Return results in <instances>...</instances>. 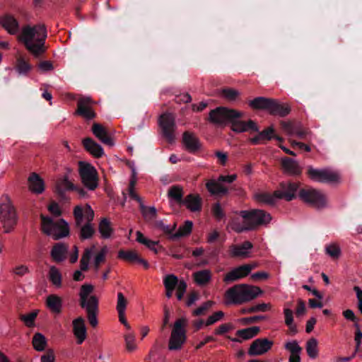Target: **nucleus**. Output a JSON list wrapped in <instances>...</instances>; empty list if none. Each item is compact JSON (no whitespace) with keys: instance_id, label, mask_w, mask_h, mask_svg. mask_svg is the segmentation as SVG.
Here are the masks:
<instances>
[{"instance_id":"obj_2","label":"nucleus","mask_w":362,"mask_h":362,"mask_svg":"<svg viewBox=\"0 0 362 362\" xmlns=\"http://www.w3.org/2000/svg\"><path fill=\"white\" fill-rule=\"evenodd\" d=\"M47 36L46 25L44 23H40L33 27L23 26L18 39L31 54L35 57H39L47 50L45 45Z\"/></svg>"},{"instance_id":"obj_38","label":"nucleus","mask_w":362,"mask_h":362,"mask_svg":"<svg viewBox=\"0 0 362 362\" xmlns=\"http://www.w3.org/2000/svg\"><path fill=\"white\" fill-rule=\"evenodd\" d=\"M139 209L144 221L152 226L153 221H156L157 209L155 206H146L143 202L139 204Z\"/></svg>"},{"instance_id":"obj_23","label":"nucleus","mask_w":362,"mask_h":362,"mask_svg":"<svg viewBox=\"0 0 362 362\" xmlns=\"http://www.w3.org/2000/svg\"><path fill=\"white\" fill-rule=\"evenodd\" d=\"M281 166L284 173L291 176H300L303 172V168L298 162L288 157L281 159Z\"/></svg>"},{"instance_id":"obj_15","label":"nucleus","mask_w":362,"mask_h":362,"mask_svg":"<svg viewBox=\"0 0 362 362\" xmlns=\"http://www.w3.org/2000/svg\"><path fill=\"white\" fill-rule=\"evenodd\" d=\"M66 173L62 177H59L54 185V192L62 199L66 198V191H74L76 189V186L71 180H69L70 174L73 172V170L70 168H66Z\"/></svg>"},{"instance_id":"obj_3","label":"nucleus","mask_w":362,"mask_h":362,"mask_svg":"<svg viewBox=\"0 0 362 362\" xmlns=\"http://www.w3.org/2000/svg\"><path fill=\"white\" fill-rule=\"evenodd\" d=\"M94 215V211L88 204L84 208L80 205L74 208V227L80 229L79 239L81 240L90 239L94 235L95 230L92 223Z\"/></svg>"},{"instance_id":"obj_17","label":"nucleus","mask_w":362,"mask_h":362,"mask_svg":"<svg viewBox=\"0 0 362 362\" xmlns=\"http://www.w3.org/2000/svg\"><path fill=\"white\" fill-rule=\"evenodd\" d=\"M298 188V182H282L279 184V189L274 191V195L279 199L289 202L296 198V193Z\"/></svg>"},{"instance_id":"obj_49","label":"nucleus","mask_w":362,"mask_h":362,"mask_svg":"<svg viewBox=\"0 0 362 362\" xmlns=\"http://www.w3.org/2000/svg\"><path fill=\"white\" fill-rule=\"evenodd\" d=\"M306 351L308 356L315 358L318 355L317 341L315 338H310L306 343Z\"/></svg>"},{"instance_id":"obj_8","label":"nucleus","mask_w":362,"mask_h":362,"mask_svg":"<svg viewBox=\"0 0 362 362\" xmlns=\"http://www.w3.org/2000/svg\"><path fill=\"white\" fill-rule=\"evenodd\" d=\"M187 320L185 317H181L175 320L168 341V349L170 351H179L182 349L187 341Z\"/></svg>"},{"instance_id":"obj_48","label":"nucleus","mask_w":362,"mask_h":362,"mask_svg":"<svg viewBox=\"0 0 362 362\" xmlns=\"http://www.w3.org/2000/svg\"><path fill=\"white\" fill-rule=\"evenodd\" d=\"M32 344L34 349L37 351H42L47 346V340L42 334L37 332L34 334Z\"/></svg>"},{"instance_id":"obj_59","label":"nucleus","mask_w":362,"mask_h":362,"mask_svg":"<svg viewBox=\"0 0 362 362\" xmlns=\"http://www.w3.org/2000/svg\"><path fill=\"white\" fill-rule=\"evenodd\" d=\"M280 125L283 130L286 132L288 135H293L295 129L297 127L293 122L291 121H281Z\"/></svg>"},{"instance_id":"obj_34","label":"nucleus","mask_w":362,"mask_h":362,"mask_svg":"<svg viewBox=\"0 0 362 362\" xmlns=\"http://www.w3.org/2000/svg\"><path fill=\"white\" fill-rule=\"evenodd\" d=\"M29 190L35 194H41L45 190L43 180L36 173H32L28 177Z\"/></svg>"},{"instance_id":"obj_10","label":"nucleus","mask_w":362,"mask_h":362,"mask_svg":"<svg viewBox=\"0 0 362 362\" xmlns=\"http://www.w3.org/2000/svg\"><path fill=\"white\" fill-rule=\"evenodd\" d=\"M78 173L83 185L89 190H95L98 186V175L96 169L90 163L79 161Z\"/></svg>"},{"instance_id":"obj_36","label":"nucleus","mask_w":362,"mask_h":362,"mask_svg":"<svg viewBox=\"0 0 362 362\" xmlns=\"http://www.w3.org/2000/svg\"><path fill=\"white\" fill-rule=\"evenodd\" d=\"M206 188L212 195H226L228 192V188L221 185L218 180H209L206 183Z\"/></svg>"},{"instance_id":"obj_4","label":"nucleus","mask_w":362,"mask_h":362,"mask_svg":"<svg viewBox=\"0 0 362 362\" xmlns=\"http://www.w3.org/2000/svg\"><path fill=\"white\" fill-rule=\"evenodd\" d=\"M94 291V286L86 284L81 286L79 291V305L85 309L89 324L93 328L98 325L99 300L96 296H90Z\"/></svg>"},{"instance_id":"obj_55","label":"nucleus","mask_w":362,"mask_h":362,"mask_svg":"<svg viewBox=\"0 0 362 362\" xmlns=\"http://www.w3.org/2000/svg\"><path fill=\"white\" fill-rule=\"evenodd\" d=\"M224 317V313L221 310L215 312L211 315L209 316V317L206 319L205 322L206 326H210L211 325H214L216 322L222 320Z\"/></svg>"},{"instance_id":"obj_61","label":"nucleus","mask_w":362,"mask_h":362,"mask_svg":"<svg viewBox=\"0 0 362 362\" xmlns=\"http://www.w3.org/2000/svg\"><path fill=\"white\" fill-rule=\"evenodd\" d=\"M233 329V325L232 323H230V322L224 323V324H221L220 326H218L217 328H216L214 329V332L216 335H222V334L227 333L228 332H229L230 330H231Z\"/></svg>"},{"instance_id":"obj_35","label":"nucleus","mask_w":362,"mask_h":362,"mask_svg":"<svg viewBox=\"0 0 362 362\" xmlns=\"http://www.w3.org/2000/svg\"><path fill=\"white\" fill-rule=\"evenodd\" d=\"M47 308L54 314H59L62 310V299L55 294L49 295L46 299Z\"/></svg>"},{"instance_id":"obj_52","label":"nucleus","mask_w":362,"mask_h":362,"mask_svg":"<svg viewBox=\"0 0 362 362\" xmlns=\"http://www.w3.org/2000/svg\"><path fill=\"white\" fill-rule=\"evenodd\" d=\"M127 305V300L124 297V294L121 292L117 293V310L118 315L125 314V310Z\"/></svg>"},{"instance_id":"obj_32","label":"nucleus","mask_w":362,"mask_h":362,"mask_svg":"<svg viewBox=\"0 0 362 362\" xmlns=\"http://www.w3.org/2000/svg\"><path fill=\"white\" fill-rule=\"evenodd\" d=\"M259 332V327L255 326L238 330L235 334L238 337V338H231L230 337H228V338L232 341L241 343L243 340H248L253 338L257 335Z\"/></svg>"},{"instance_id":"obj_63","label":"nucleus","mask_w":362,"mask_h":362,"mask_svg":"<svg viewBox=\"0 0 362 362\" xmlns=\"http://www.w3.org/2000/svg\"><path fill=\"white\" fill-rule=\"evenodd\" d=\"M37 66L42 72L50 71L54 69V66L51 61H41L37 64Z\"/></svg>"},{"instance_id":"obj_11","label":"nucleus","mask_w":362,"mask_h":362,"mask_svg":"<svg viewBox=\"0 0 362 362\" xmlns=\"http://www.w3.org/2000/svg\"><path fill=\"white\" fill-rule=\"evenodd\" d=\"M158 124L161 129L163 137L169 143L173 144L175 140L176 123L173 113L165 112L160 115Z\"/></svg>"},{"instance_id":"obj_1","label":"nucleus","mask_w":362,"mask_h":362,"mask_svg":"<svg viewBox=\"0 0 362 362\" xmlns=\"http://www.w3.org/2000/svg\"><path fill=\"white\" fill-rule=\"evenodd\" d=\"M243 116V112L235 109L218 107L210 111L209 120L214 124H230V129L235 133L248 131L257 133L255 136L249 139V142L252 145L264 144L273 139L275 129L272 125L259 132V127L254 120L249 119L247 122L241 120Z\"/></svg>"},{"instance_id":"obj_27","label":"nucleus","mask_w":362,"mask_h":362,"mask_svg":"<svg viewBox=\"0 0 362 362\" xmlns=\"http://www.w3.org/2000/svg\"><path fill=\"white\" fill-rule=\"evenodd\" d=\"M192 212L201 211L202 209V199L199 194H189L182 203Z\"/></svg>"},{"instance_id":"obj_60","label":"nucleus","mask_w":362,"mask_h":362,"mask_svg":"<svg viewBox=\"0 0 362 362\" xmlns=\"http://www.w3.org/2000/svg\"><path fill=\"white\" fill-rule=\"evenodd\" d=\"M108 252V249L107 246L103 247L95 255L94 257L95 262H96V264L98 263L100 264L105 263L106 260V255Z\"/></svg>"},{"instance_id":"obj_5","label":"nucleus","mask_w":362,"mask_h":362,"mask_svg":"<svg viewBox=\"0 0 362 362\" xmlns=\"http://www.w3.org/2000/svg\"><path fill=\"white\" fill-rule=\"evenodd\" d=\"M264 293L259 286L241 284L228 288L225 293L227 304L241 305L250 302Z\"/></svg>"},{"instance_id":"obj_7","label":"nucleus","mask_w":362,"mask_h":362,"mask_svg":"<svg viewBox=\"0 0 362 362\" xmlns=\"http://www.w3.org/2000/svg\"><path fill=\"white\" fill-rule=\"evenodd\" d=\"M41 230L47 235H51L54 240H57L70 235L69 225L64 218L54 221L51 217L41 214Z\"/></svg>"},{"instance_id":"obj_45","label":"nucleus","mask_w":362,"mask_h":362,"mask_svg":"<svg viewBox=\"0 0 362 362\" xmlns=\"http://www.w3.org/2000/svg\"><path fill=\"white\" fill-rule=\"evenodd\" d=\"M15 69L19 74L27 75L32 69V66L23 57L19 56L16 58Z\"/></svg>"},{"instance_id":"obj_18","label":"nucleus","mask_w":362,"mask_h":362,"mask_svg":"<svg viewBox=\"0 0 362 362\" xmlns=\"http://www.w3.org/2000/svg\"><path fill=\"white\" fill-rule=\"evenodd\" d=\"M163 284L165 288L175 289L177 286L176 297L178 300H181L187 290V283L184 280H178L177 277L174 274H168L164 280Z\"/></svg>"},{"instance_id":"obj_56","label":"nucleus","mask_w":362,"mask_h":362,"mask_svg":"<svg viewBox=\"0 0 362 362\" xmlns=\"http://www.w3.org/2000/svg\"><path fill=\"white\" fill-rule=\"evenodd\" d=\"M214 302L212 300H207L204 302L201 306L195 309L192 314L194 316H199L204 315L206 311L209 310L213 305Z\"/></svg>"},{"instance_id":"obj_25","label":"nucleus","mask_w":362,"mask_h":362,"mask_svg":"<svg viewBox=\"0 0 362 362\" xmlns=\"http://www.w3.org/2000/svg\"><path fill=\"white\" fill-rule=\"evenodd\" d=\"M93 134L103 144L113 146L115 144L113 138L109 134L107 129L101 124L93 123L91 127Z\"/></svg>"},{"instance_id":"obj_43","label":"nucleus","mask_w":362,"mask_h":362,"mask_svg":"<svg viewBox=\"0 0 362 362\" xmlns=\"http://www.w3.org/2000/svg\"><path fill=\"white\" fill-rule=\"evenodd\" d=\"M193 277L195 283L199 286L207 284L211 279V272L210 270L204 269L194 272Z\"/></svg>"},{"instance_id":"obj_46","label":"nucleus","mask_w":362,"mask_h":362,"mask_svg":"<svg viewBox=\"0 0 362 362\" xmlns=\"http://www.w3.org/2000/svg\"><path fill=\"white\" fill-rule=\"evenodd\" d=\"M285 317V324L288 327L289 334L295 335L298 333V329L296 324L293 323V314L292 310L290 308H285L284 310Z\"/></svg>"},{"instance_id":"obj_37","label":"nucleus","mask_w":362,"mask_h":362,"mask_svg":"<svg viewBox=\"0 0 362 362\" xmlns=\"http://www.w3.org/2000/svg\"><path fill=\"white\" fill-rule=\"evenodd\" d=\"M254 200L262 204H266L269 206H274L276 200L279 199L275 195L274 192L271 194L269 192H258L253 195Z\"/></svg>"},{"instance_id":"obj_16","label":"nucleus","mask_w":362,"mask_h":362,"mask_svg":"<svg viewBox=\"0 0 362 362\" xmlns=\"http://www.w3.org/2000/svg\"><path fill=\"white\" fill-rule=\"evenodd\" d=\"M182 144L184 148L190 153L195 154L202 151V144L195 133L185 131L182 133Z\"/></svg>"},{"instance_id":"obj_57","label":"nucleus","mask_w":362,"mask_h":362,"mask_svg":"<svg viewBox=\"0 0 362 362\" xmlns=\"http://www.w3.org/2000/svg\"><path fill=\"white\" fill-rule=\"evenodd\" d=\"M135 185H136V178L134 177H133L130 182H129V197L137 201L139 204L143 202L142 201V199L135 192Z\"/></svg>"},{"instance_id":"obj_12","label":"nucleus","mask_w":362,"mask_h":362,"mask_svg":"<svg viewBox=\"0 0 362 362\" xmlns=\"http://www.w3.org/2000/svg\"><path fill=\"white\" fill-rule=\"evenodd\" d=\"M308 177L313 181L332 183L338 181V174L328 168L315 169L309 166L307 170Z\"/></svg>"},{"instance_id":"obj_40","label":"nucleus","mask_w":362,"mask_h":362,"mask_svg":"<svg viewBox=\"0 0 362 362\" xmlns=\"http://www.w3.org/2000/svg\"><path fill=\"white\" fill-rule=\"evenodd\" d=\"M98 231L103 239L111 238L114 229L110 221L107 218H103L98 223Z\"/></svg>"},{"instance_id":"obj_13","label":"nucleus","mask_w":362,"mask_h":362,"mask_svg":"<svg viewBox=\"0 0 362 362\" xmlns=\"http://www.w3.org/2000/svg\"><path fill=\"white\" fill-rule=\"evenodd\" d=\"M298 197L303 202L312 206L320 208L325 204L324 196L313 188L300 189Z\"/></svg>"},{"instance_id":"obj_62","label":"nucleus","mask_w":362,"mask_h":362,"mask_svg":"<svg viewBox=\"0 0 362 362\" xmlns=\"http://www.w3.org/2000/svg\"><path fill=\"white\" fill-rule=\"evenodd\" d=\"M326 252L331 257L337 259L339 256V247L337 244H331L326 247Z\"/></svg>"},{"instance_id":"obj_53","label":"nucleus","mask_w":362,"mask_h":362,"mask_svg":"<svg viewBox=\"0 0 362 362\" xmlns=\"http://www.w3.org/2000/svg\"><path fill=\"white\" fill-rule=\"evenodd\" d=\"M284 348L288 351L291 354H300L302 351V348L299 346L296 340L286 343Z\"/></svg>"},{"instance_id":"obj_19","label":"nucleus","mask_w":362,"mask_h":362,"mask_svg":"<svg viewBox=\"0 0 362 362\" xmlns=\"http://www.w3.org/2000/svg\"><path fill=\"white\" fill-rule=\"evenodd\" d=\"M254 268L255 266L250 264L239 266L228 272L223 280L225 283H230L243 279L247 276Z\"/></svg>"},{"instance_id":"obj_50","label":"nucleus","mask_w":362,"mask_h":362,"mask_svg":"<svg viewBox=\"0 0 362 362\" xmlns=\"http://www.w3.org/2000/svg\"><path fill=\"white\" fill-rule=\"evenodd\" d=\"M38 315V310H34L25 315H21L19 319L24 322L28 327H33Z\"/></svg>"},{"instance_id":"obj_41","label":"nucleus","mask_w":362,"mask_h":362,"mask_svg":"<svg viewBox=\"0 0 362 362\" xmlns=\"http://www.w3.org/2000/svg\"><path fill=\"white\" fill-rule=\"evenodd\" d=\"M183 196L184 191L181 185H173L168 189V198L179 205H181L184 200Z\"/></svg>"},{"instance_id":"obj_42","label":"nucleus","mask_w":362,"mask_h":362,"mask_svg":"<svg viewBox=\"0 0 362 362\" xmlns=\"http://www.w3.org/2000/svg\"><path fill=\"white\" fill-rule=\"evenodd\" d=\"M271 99L270 98L257 97L250 100L248 105L252 110H266L268 112Z\"/></svg>"},{"instance_id":"obj_54","label":"nucleus","mask_w":362,"mask_h":362,"mask_svg":"<svg viewBox=\"0 0 362 362\" xmlns=\"http://www.w3.org/2000/svg\"><path fill=\"white\" fill-rule=\"evenodd\" d=\"M126 349L128 351L132 352L136 349V344L135 343V336L132 334H127L124 336Z\"/></svg>"},{"instance_id":"obj_31","label":"nucleus","mask_w":362,"mask_h":362,"mask_svg":"<svg viewBox=\"0 0 362 362\" xmlns=\"http://www.w3.org/2000/svg\"><path fill=\"white\" fill-rule=\"evenodd\" d=\"M136 240L138 243L145 245L155 254H158V252H164L165 250V249L159 244V241H153L146 238L141 231H136Z\"/></svg>"},{"instance_id":"obj_9","label":"nucleus","mask_w":362,"mask_h":362,"mask_svg":"<svg viewBox=\"0 0 362 362\" xmlns=\"http://www.w3.org/2000/svg\"><path fill=\"white\" fill-rule=\"evenodd\" d=\"M0 203V221L5 233H9L17 223V215L9 197L3 196Z\"/></svg>"},{"instance_id":"obj_33","label":"nucleus","mask_w":362,"mask_h":362,"mask_svg":"<svg viewBox=\"0 0 362 362\" xmlns=\"http://www.w3.org/2000/svg\"><path fill=\"white\" fill-rule=\"evenodd\" d=\"M68 245L64 243H55L50 252V255L54 262L59 263L66 258Z\"/></svg>"},{"instance_id":"obj_26","label":"nucleus","mask_w":362,"mask_h":362,"mask_svg":"<svg viewBox=\"0 0 362 362\" xmlns=\"http://www.w3.org/2000/svg\"><path fill=\"white\" fill-rule=\"evenodd\" d=\"M73 334L76 339V343L81 344L87 337V329L85 320L82 317H78L72 321Z\"/></svg>"},{"instance_id":"obj_44","label":"nucleus","mask_w":362,"mask_h":362,"mask_svg":"<svg viewBox=\"0 0 362 362\" xmlns=\"http://www.w3.org/2000/svg\"><path fill=\"white\" fill-rule=\"evenodd\" d=\"M151 226L156 230L162 231L163 234L168 235V237H170L176 229L177 223H173L172 225H165L163 221L160 220L153 221Z\"/></svg>"},{"instance_id":"obj_28","label":"nucleus","mask_w":362,"mask_h":362,"mask_svg":"<svg viewBox=\"0 0 362 362\" xmlns=\"http://www.w3.org/2000/svg\"><path fill=\"white\" fill-rule=\"evenodd\" d=\"M0 25L10 35H16L19 31V23L18 20L12 15L7 14L0 18Z\"/></svg>"},{"instance_id":"obj_20","label":"nucleus","mask_w":362,"mask_h":362,"mask_svg":"<svg viewBox=\"0 0 362 362\" xmlns=\"http://www.w3.org/2000/svg\"><path fill=\"white\" fill-rule=\"evenodd\" d=\"M95 245H92L90 247H87L84 250L82 257L80 260V269L76 270L74 272L73 279L75 281H83L85 278V276L82 274L81 272H86L88 269V264L90 259L92 257L93 252L95 250Z\"/></svg>"},{"instance_id":"obj_64","label":"nucleus","mask_w":362,"mask_h":362,"mask_svg":"<svg viewBox=\"0 0 362 362\" xmlns=\"http://www.w3.org/2000/svg\"><path fill=\"white\" fill-rule=\"evenodd\" d=\"M55 356L53 349H49L41 356V362H54Z\"/></svg>"},{"instance_id":"obj_21","label":"nucleus","mask_w":362,"mask_h":362,"mask_svg":"<svg viewBox=\"0 0 362 362\" xmlns=\"http://www.w3.org/2000/svg\"><path fill=\"white\" fill-rule=\"evenodd\" d=\"M273 344L267 338L257 339L251 344L247 353L250 356L262 355L272 349Z\"/></svg>"},{"instance_id":"obj_39","label":"nucleus","mask_w":362,"mask_h":362,"mask_svg":"<svg viewBox=\"0 0 362 362\" xmlns=\"http://www.w3.org/2000/svg\"><path fill=\"white\" fill-rule=\"evenodd\" d=\"M193 223L191 221H185L182 226H180L178 230L173 233L168 239L170 240H175L182 237H186L192 233Z\"/></svg>"},{"instance_id":"obj_22","label":"nucleus","mask_w":362,"mask_h":362,"mask_svg":"<svg viewBox=\"0 0 362 362\" xmlns=\"http://www.w3.org/2000/svg\"><path fill=\"white\" fill-rule=\"evenodd\" d=\"M291 111V105L287 103H281L278 100L272 98L269 104L268 113L273 116L280 117H286Z\"/></svg>"},{"instance_id":"obj_58","label":"nucleus","mask_w":362,"mask_h":362,"mask_svg":"<svg viewBox=\"0 0 362 362\" xmlns=\"http://www.w3.org/2000/svg\"><path fill=\"white\" fill-rule=\"evenodd\" d=\"M211 211L214 218L218 221H221L225 217V213L218 202L213 205Z\"/></svg>"},{"instance_id":"obj_30","label":"nucleus","mask_w":362,"mask_h":362,"mask_svg":"<svg viewBox=\"0 0 362 362\" xmlns=\"http://www.w3.org/2000/svg\"><path fill=\"white\" fill-rule=\"evenodd\" d=\"M253 247L250 241H245L241 245H232L229 248V254L231 257H248L249 250Z\"/></svg>"},{"instance_id":"obj_47","label":"nucleus","mask_w":362,"mask_h":362,"mask_svg":"<svg viewBox=\"0 0 362 362\" xmlns=\"http://www.w3.org/2000/svg\"><path fill=\"white\" fill-rule=\"evenodd\" d=\"M49 280L57 288L62 287V276L59 269L55 266H52L49 271Z\"/></svg>"},{"instance_id":"obj_29","label":"nucleus","mask_w":362,"mask_h":362,"mask_svg":"<svg viewBox=\"0 0 362 362\" xmlns=\"http://www.w3.org/2000/svg\"><path fill=\"white\" fill-rule=\"evenodd\" d=\"M82 144L85 150L96 158H101L104 154L102 146L90 137L84 138Z\"/></svg>"},{"instance_id":"obj_14","label":"nucleus","mask_w":362,"mask_h":362,"mask_svg":"<svg viewBox=\"0 0 362 362\" xmlns=\"http://www.w3.org/2000/svg\"><path fill=\"white\" fill-rule=\"evenodd\" d=\"M95 102L90 97H82L77 100V108L75 115L81 116L86 120L95 118L96 113L93 109Z\"/></svg>"},{"instance_id":"obj_24","label":"nucleus","mask_w":362,"mask_h":362,"mask_svg":"<svg viewBox=\"0 0 362 362\" xmlns=\"http://www.w3.org/2000/svg\"><path fill=\"white\" fill-rule=\"evenodd\" d=\"M117 257L129 263L141 264L145 269H148L150 267L148 261L141 258L136 250H120L118 252Z\"/></svg>"},{"instance_id":"obj_6","label":"nucleus","mask_w":362,"mask_h":362,"mask_svg":"<svg viewBox=\"0 0 362 362\" xmlns=\"http://www.w3.org/2000/svg\"><path fill=\"white\" fill-rule=\"evenodd\" d=\"M243 226L235 230L238 233L255 230L259 226L267 225L272 220L269 213L262 209L243 210L240 211Z\"/></svg>"},{"instance_id":"obj_51","label":"nucleus","mask_w":362,"mask_h":362,"mask_svg":"<svg viewBox=\"0 0 362 362\" xmlns=\"http://www.w3.org/2000/svg\"><path fill=\"white\" fill-rule=\"evenodd\" d=\"M221 95L228 101H235L240 95V93L234 88H226L221 90Z\"/></svg>"}]
</instances>
